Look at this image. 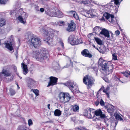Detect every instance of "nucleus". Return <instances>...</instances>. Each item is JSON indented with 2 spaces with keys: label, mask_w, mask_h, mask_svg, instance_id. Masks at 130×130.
Instances as JSON below:
<instances>
[{
  "label": "nucleus",
  "mask_w": 130,
  "mask_h": 130,
  "mask_svg": "<svg viewBox=\"0 0 130 130\" xmlns=\"http://www.w3.org/2000/svg\"><path fill=\"white\" fill-rule=\"evenodd\" d=\"M99 99L100 105L102 106H104L105 104V103L102 98L100 97V98H99Z\"/></svg>",
  "instance_id": "nucleus-37"
},
{
  "label": "nucleus",
  "mask_w": 130,
  "mask_h": 130,
  "mask_svg": "<svg viewBox=\"0 0 130 130\" xmlns=\"http://www.w3.org/2000/svg\"><path fill=\"white\" fill-rule=\"evenodd\" d=\"M73 14V16L76 20H77L79 19L78 15L76 11H72Z\"/></svg>",
  "instance_id": "nucleus-31"
},
{
  "label": "nucleus",
  "mask_w": 130,
  "mask_h": 130,
  "mask_svg": "<svg viewBox=\"0 0 130 130\" xmlns=\"http://www.w3.org/2000/svg\"><path fill=\"white\" fill-rule=\"evenodd\" d=\"M82 130H89L88 129H86L84 127H82Z\"/></svg>",
  "instance_id": "nucleus-64"
},
{
  "label": "nucleus",
  "mask_w": 130,
  "mask_h": 130,
  "mask_svg": "<svg viewBox=\"0 0 130 130\" xmlns=\"http://www.w3.org/2000/svg\"><path fill=\"white\" fill-rule=\"evenodd\" d=\"M100 34L104 35L105 37L107 38H110V35L108 31L104 28H103L101 29Z\"/></svg>",
  "instance_id": "nucleus-16"
},
{
  "label": "nucleus",
  "mask_w": 130,
  "mask_h": 130,
  "mask_svg": "<svg viewBox=\"0 0 130 130\" xmlns=\"http://www.w3.org/2000/svg\"><path fill=\"white\" fill-rule=\"evenodd\" d=\"M6 24V21L5 20L1 18L0 19V27H2Z\"/></svg>",
  "instance_id": "nucleus-28"
},
{
  "label": "nucleus",
  "mask_w": 130,
  "mask_h": 130,
  "mask_svg": "<svg viewBox=\"0 0 130 130\" xmlns=\"http://www.w3.org/2000/svg\"><path fill=\"white\" fill-rule=\"evenodd\" d=\"M101 29V28L99 26H96L93 29V32L96 34H98L99 32Z\"/></svg>",
  "instance_id": "nucleus-21"
},
{
  "label": "nucleus",
  "mask_w": 130,
  "mask_h": 130,
  "mask_svg": "<svg viewBox=\"0 0 130 130\" xmlns=\"http://www.w3.org/2000/svg\"><path fill=\"white\" fill-rule=\"evenodd\" d=\"M89 2L90 3H93L95 4L99 5V4L98 3V2H95L94 1H93L92 0H90Z\"/></svg>",
  "instance_id": "nucleus-46"
},
{
  "label": "nucleus",
  "mask_w": 130,
  "mask_h": 130,
  "mask_svg": "<svg viewBox=\"0 0 130 130\" xmlns=\"http://www.w3.org/2000/svg\"><path fill=\"white\" fill-rule=\"evenodd\" d=\"M64 85L67 86L72 92H73V89L75 87L76 84L74 82L69 80L67 81L66 83H65Z\"/></svg>",
  "instance_id": "nucleus-9"
},
{
  "label": "nucleus",
  "mask_w": 130,
  "mask_h": 130,
  "mask_svg": "<svg viewBox=\"0 0 130 130\" xmlns=\"http://www.w3.org/2000/svg\"><path fill=\"white\" fill-rule=\"evenodd\" d=\"M86 14L88 15V17H92L93 16V14H92V12L91 10H88L86 12Z\"/></svg>",
  "instance_id": "nucleus-38"
},
{
  "label": "nucleus",
  "mask_w": 130,
  "mask_h": 130,
  "mask_svg": "<svg viewBox=\"0 0 130 130\" xmlns=\"http://www.w3.org/2000/svg\"><path fill=\"white\" fill-rule=\"evenodd\" d=\"M28 124L29 126H30L33 124V122L31 119H29L28 121Z\"/></svg>",
  "instance_id": "nucleus-43"
},
{
  "label": "nucleus",
  "mask_w": 130,
  "mask_h": 130,
  "mask_svg": "<svg viewBox=\"0 0 130 130\" xmlns=\"http://www.w3.org/2000/svg\"><path fill=\"white\" fill-rule=\"evenodd\" d=\"M18 14L19 15L18 17V19L22 23L25 24L26 23V19L28 16L27 14L24 12L22 9H20L18 11Z\"/></svg>",
  "instance_id": "nucleus-6"
},
{
  "label": "nucleus",
  "mask_w": 130,
  "mask_h": 130,
  "mask_svg": "<svg viewBox=\"0 0 130 130\" xmlns=\"http://www.w3.org/2000/svg\"><path fill=\"white\" fill-rule=\"evenodd\" d=\"M94 71H95V73L97 75L98 73V70L97 68H95L94 69Z\"/></svg>",
  "instance_id": "nucleus-58"
},
{
  "label": "nucleus",
  "mask_w": 130,
  "mask_h": 130,
  "mask_svg": "<svg viewBox=\"0 0 130 130\" xmlns=\"http://www.w3.org/2000/svg\"><path fill=\"white\" fill-rule=\"evenodd\" d=\"M35 9L37 11H39V7L38 6L35 5Z\"/></svg>",
  "instance_id": "nucleus-52"
},
{
  "label": "nucleus",
  "mask_w": 130,
  "mask_h": 130,
  "mask_svg": "<svg viewBox=\"0 0 130 130\" xmlns=\"http://www.w3.org/2000/svg\"><path fill=\"white\" fill-rule=\"evenodd\" d=\"M86 115L89 118H92L94 116V114L91 113H86Z\"/></svg>",
  "instance_id": "nucleus-30"
},
{
  "label": "nucleus",
  "mask_w": 130,
  "mask_h": 130,
  "mask_svg": "<svg viewBox=\"0 0 130 130\" xmlns=\"http://www.w3.org/2000/svg\"><path fill=\"white\" fill-rule=\"evenodd\" d=\"M109 119H106L104 120V122L106 124L107 126L109 125V123H107V121H108Z\"/></svg>",
  "instance_id": "nucleus-49"
},
{
  "label": "nucleus",
  "mask_w": 130,
  "mask_h": 130,
  "mask_svg": "<svg viewBox=\"0 0 130 130\" xmlns=\"http://www.w3.org/2000/svg\"><path fill=\"white\" fill-rule=\"evenodd\" d=\"M94 114L96 116H100L102 118H105L106 117L105 114L102 113V112L100 109H97L95 111Z\"/></svg>",
  "instance_id": "nucleus-15"
},
{
  "label": "nucleus",
  "mask_w": 130,
  "mask_h": 130,
  "mask_svg": "<svg viewBox=\"0 0 130 130\" xmlns=\"http://www.w3.org/2000/svg\"><path fill=\"white\" fill-rule=\"evenodd\" d=\"M27 82L28 87L30 88L33 87L35 83V81L29 77L27 78Z\"/></svg>",
  "instance_id": "nucleus-14"
},
{
  "label": "nucleus",
  "mask_w": 130,
  "mask_h": 130,
  "mask_svg": "<svg viewBox=\"0 0 130 130\" xmlns=\"http://www.w3.org/2000/svg\"><path fill=\"white\" fill-rule=\"evenodd\" d=\"M108 119V121H107V123H109V124H110V123L111 124V126L113 125L114 126L116 127L118 123V122L117 121L114 120L111 121V122H109V121H110L111 119Z\"/></svg>",
  "instance_id": "nucleus-22"
},
{
  "label": "nucleus",
  "mask_w": 130,
  "mask_h": 130,
  "mask_svg": "<svg viewBox=\"0 0 130 130\" xmlns=\"http://www.w3.org/2000/svg\"><path fill=\"white\" fill-rule=\"evenodd\" d=\"M0 32L1 34H4L5 32V30L4 29L0 30Z\"/></svg>",
  "instance_id": "nucleus-55"
},
{
  "label": "nucleus",
  "mask_w": 130,
  "mask_h": 130,
  "mask_svg": "<svg viewBox=\"0 0 130 130\" xmlns=\"http://www.w3.org/2000/svg\"><path fill=\"white\" fill-rule=\"evenodd\" d=\"M64 24V23L63 21H60L58 22V24L60 26L63 25Z\"/></svg>",
  "instance_id": "nucleus-51"
},
{
  "label": "nucleus",
  "mask_w": 130,
  "mask_h": 130,
  "mask_svg": "<svg viewBox=\"0 0 130 130\" xmlns=\"http://www.w3.org/2000/svg\"><path fill=\"white\" fill-rule=\"evenodd\" d=\"M10 14L12 16H18L19 15L18 11H17V10H11L10 11Z\"/></svg>",
  "instance_id": "nucleus-27"
},
{
  "label": "nucleus",
  "mask_w": 130,
  "mask_h": 130,
  "mask_svg": "<svg viewBox=\"0 0 130 130\" xmlns=\"http://www.w3.org/2000/svg\"><path fill=\"white\" fill-rule=\"evenodd\" d=\"M69 40L71 41L70 43L72 45H77L81 44L83 42L81 39H77L72 37H69Z\"/></svg>",
  "instance_id": "nucleus-8"
},
{
  "label": "nucleus",
  "mask_w": 130,
  "mask_h": 130,
  "mask_svg": "<svg viewBox=\"0 0 130 130\" xmlns=\"http://www.w3.org/2000/svg\"><path fill=\"white\" fill-rule=\"evenodd\" d=\"M45 49L41 50L40 53L38 51H34L33 56L38 60L42 61L43 60H47L48 59V55Z\"/></svg>",
  "instance_id": "nucleus-2"
},
{
  "label": "nucleus",
  "mask_w": 130,
  "mask_h": 130,
  "mask_svg": "<svg viewBox=\"0 0 130 130\" xmlns=\"http://www.w3.org/2000/svg\"><path fill=\"white\" fill-rule=\"evenodd\" d=\"M17 130H27L26 129H22V127H19Z\"/></svg>",
  "instance_id": "nucleus-60"
},
{
  "label": "nucleus",
  "mask_w": 130,
  "mask_h": 130,
  "mask_svg": "<svg viewBox=\"0 0 130 130\" xmlns=\"http://www.w3.org/2000/svg\"><path fill=\"white\" fill-rule=\"evenodd\" d=\"M76 2L79 3H83L84 5H87L88 1L87 0H76Z\"/></svg>",
  "instance_id": "nucleus-26"
},
{
  "label": "nucleus",
  "mask_w": 130,
  "mask_h": 130,
  "mask_svg": "<svg viewBox=\"0 0 130 130\" xmlns=\"http://www.w3.org/2000/svg\"><path fill=\"white\" fill-rule=\"evenodd\" d=\"M9 91L11 94V95H14L15 93V91L12 88H10V89L9 90Z\"/></svg>",
  "instance_id": "nucleus-40"
},
{
  "label": "nucleus",
  "mask_w": 130,
  "mask_h": 130,
  "mask_svg": "<svg viewBox=\"0 0 130 130\" xmlns=\"http://www.w3.org/2000/svg\"><path fill=\"white\" fill-rule=\"evenodd\" d=\"M110 14L107 12H105L103 14V16L105 17V18L108 20L109 19Z\"/></svg>",
  "instance_id": "nucleus-32"
},
{
  "label": "nucleus",
  "mask_w": 130,
  "mask_h": 130,
  "mask_svg": "<svg viewBox=\"0 0 130 130\" xmlns=\"http://www.w3.org/2000/svg\"><path fill=\"white\" fill-rule=\"evenodd\" d=\"M104 87H102L98 91L96 95L97 96V98H98V95H99V94L101 93V91L102 90L103 88H104Z\"/></svg>",
  "instance_id": "nucleus-42"
},
{
  "label": "nucleus",
  "mask_w": 130,
  "mask_h": 130,
  "mask_svg": "<svg viewBox=\"0 0 130 130\" xmlns=\"http://www.w3.org/2000/svg\"><path fill=\"white\" fill-rule=\"evenodd\" d=\"M114 116L116 119L120 120V121L123 120V119L122 118L118 113H115L114 114Z\"/></svg>",
  "instance_id": "nucleus-29"
},
{
  "label": "nucleus",
  "mask_w": 130,
  "mask_h": 130,
  "mask_svg": "<svg viewBox=\"0 0 130 130\" xmlns=\"http://www.w3.org/2000/svg\"><path fill=\"white\" fill-rule=\"evenodd\" d=\"M83 80L84 83L89 87L94 85L95 81V79L92 77L88 75L84 76Z\"/></svg>",
  "instance_id": "nucleus-5"
},
{
  "label": "nucleus",
  "mask_w": 130,
  "mask_h": 130,
  "mask_svg": "<svg viewBox=\"0 0 130 130\" xmlns=\"http://www.w3.org/2000/svg\"><path fill=\"white\" fill-rule=\"evenodd\" d=\"M31 91H32L37 96L39 95V91L37 89H32Z\"/></svg>",
  "instance_id": "nucleus-36"
},
{
  "label": "nucleus",
  "mask_w": 130,
  "mask_h": 130,
  "mask_svg": "<svg viewBox=\"0 0 130 130\" xmlns=\"http://www.w3.org/2000/svg\"><path fill=\"white\" fill-rule=\"evenodd\" d=\"M12 36H11L10 37V40L9 41V43H4V44L5 45V47L9 50L10 51H11L13 50V48L12 47V45L13 43V39L12 38Z\"/></svg>",
  "instance_id": "nucleus-10"
},
{
  "label": "nucleus",
  "mask_w": 130,
  "mask_h": 130,
  "mask_svg": "<svg viewBox=\"0 0 130 130\" xmlns=\"http://www.w3.org/2000/svg\"><path fill=\"white\" fill-rule=\"evenodd\" d=\"M2 74H3L5 77H9L11 76V73L10 71L5 69H3L2 72H1Z\"/></svg>",
  "instance_id": "nucleus-20"
},
{
  "label": "nucleus",
  "mask_w": 130,
  "mask_h": 130,
  "mask_svg": "<svg viewBox=\"0 0 130 130\" xmlns=\"http://www.w3.org/2000/svg\"><path fill=\"white\" fill-rule=\"evenodd\" d=\"M42 31L45 34L44 38V41H46L49 45H52L53 39L52 35L53 34V30L51 29L48 28L47 29H43Z\"/></svg>",
  "instance_id": "nucleus-3"
},
{
  "label": "nucleus",
  "mask_w": 130,
  "mask_h": 130,
  "mask_svg": "<svg viewBox=\"0 0 130 130\" xmlns=\"http://www.w3.org/2000/svg\"><path fill=\"white\" fill-rule=\"evenodd\" d=\"M72 109L74 112L77 111L79 109V106L76 105H75L73 107Z\"/></svg>",
  "instance_id": "nucleus-35"
},
{
  "label": "nucleus",
  "mask_w": 130,
  "mask_h": 130,
  "mask_svg": "<svg viewBox=\"0 0 130 130\" xmlns=\"http://www.w3.org/2000/svg\"><path fill=\"white\" fill-rule=\"evenodd\" d=\"M114 4L116 5L115 6L116 7L115 9H116L117 10L120 3V2H119V0H114Z\"/></svg>",
  "instance_id": "nucleus-25"
},
{
  "label": "nucleus",
  "mask_w": 130,
  "mask_h": 130,
  "mask_svg": "<svg viewBox=\"0 0 130 130\" xmlns=\"http://www.w3.org/2000/svg\"><path fill=\"white\" fill-rule=\"evenodd\" d=\"M28 38L31 39V45H33L35 48H36L41 44V41L39 38L33 37V34L31 33L28 32Z\"/></svg>",
  "instance_id": "nucleus-4"
},
{
  "label": "nucleus",
  "mask_w": 130,
  "mask_h": 130,
  "mask_svg": "<svg viewBox=\"0 0 130 130\" xmlns=\"http://www.w3.org/2000/svg\"><path fill=\"white\" fill-rule=\"evenodd\" d=\"M81 53L83 56L85 57L91 58L92 56V55L90 53L89 51L87 49H85L83 50Z\"/></svg>",
  "instance_id": "nucleus-13"
},
{
  "label": "nucleus",
  "mask_w": 130,
  "mask_h": 130,
  "mask_svg": "<svg viewBox=\"0 0 130 130\" xmlns=\"http://www.w3.org/2000/svg\"><path fill=\"white\" fill-rule=\"evenodd\" d=\"M61 111L59 109H56L55 110L54 112V115L55 116H59L61 115Z\"/></svg>",
  "instance_id": "nucleus-24"
},
{
  "label": "nucleus",
  "mask_w": 130,
  "mask_h": 130,
  "mask_svg": "<svg viewBox=\"0 0 130 130\" xmlns=\"http://www.w3.org/2000/svg\"><path fill=\"white\" fill-rule=\"evenodd\" d=\"M114 107L111 105H109L107 107V111L111 114H112L115 111V109L114 108Z\"/></svg>",
  "instance_id": "nucleus-19"
},
{
  "label": "nucleus",
  "mask_w": 130,
  "mask_h": 130,
  "mask_svg": "<svg viewBox=\"0 0 130 130\" xmlns=\"http://www.w3.org/2000/svg\"><path fill=\"white\" fill-rule=\"evenodd\" d=\"M114 79L115 80L117 81H119L121 82H122V81L120 80L119 78H118L116 77H115Z\"/></svg>",
  "instance_id": "nucleus-54"
},
{
  "label": "nucleus",
  "mask_w": 130,
  "mask_h": 130,
  "mask_svg": "<svg viewBox=\"0 0 130 130\" xmlns=\"http://www.w3.org/2000/svg\"><path fill=\"white\" fill-rule=\"evenodd\" d=\"M76 27L75 24L74 22L73 21H71V23L69 24L67 30L69 32L73 31L75 30Z\"/></svg>",
  "instance_id": "nucleus-12"
},
{
  "label": "nucleus",
  "mask_w": 130,
  "mask_h": 130,
  "mask_svg": "<svg viewBox=\"0 0 130 130\" xmlns=\"http://www.w3.org/2000/svg\"><path fill=\"white\" fill-rule=\"evenodd\" d=\"M110 19H114V16L112 14H110Z\"/></svg>",
  "instance_id": "nucleus-62"
},
{
  "label": "nucleus",
  "mask_w": 130,
  "mask_h": 130,
  "mask_svg": "<svg viewBox=\"0 0 130 130\" xmlns=\"http://www.w3.org/2000/svg\"><path fill=\"white\" fill-rule=\"evenodd\" d=\"M99 103L100 102L99 101V98L98 99H97V101H95V104L96 105V106H97L98 105Z\"/></svg>",
  "instance_id": "nucleus-48"
},
{
  "label": "nucleus",
  "mask_w": 130,
  "mask_h": 130,
  "mask_svg": "<svg viewBox=\"0 0 130 130\" xmlns=\"http://www.w3.org/2000/svg\"><path fill=\"white\" fill-rule=\"evenodd\" d=\"M115 34L116 36L119 35L120 34V32L118 30H116L115 31Z\"/></svg>",
  "instance_id": "nucleus-53"
},
{
  "label": "nucleus",
  "mask_w": 130,
  "mask_h": 130,
  "mask_svg": "<svg viewBox=\"0 0 130 130\" xmlns=\"http://www.w3.org/2000/svg\"><path fill=\"white\" fill-rule=\"evenodd\" d=\"M14 78V76H11L10 77V78H8V80L7 81V83H8L9 82H11L13 80Z\"/></svg>",
  "instance_id": "nucleus-45"
},
{
  "label": "nucleus",
  "mask_w": 130,
  "mask_h": 130,
  "mask_svg": "<svg viewBox=\"0 0 130 130\" xmlns=\"http://www.w3.org/2000/svg\"><path fill=\"white\" fill-rule=\"evenodd\" d=\"M62 48L63 49L64 48V43L62 41H60L59 42Z\"/></svg>",
  "instance_id": "nucleus-47"
},
{
  "label": "nucleus",
  "mask_w": 130,
  "mask_h": 130,
  "mask_svg": "<svg viewBox=\"0 0 130 130\" xmlns=\"http://www.w3.org/2000/svg\"><path fill=\"white\" fill-rule=\"evenodd\" d=\"M50 15L52 17H55L59 18H61L63 17L61 12L59 11L57 12H52Z\"/></svg>",
  "instance_id": "nucleus-17"
},
{
  "label": "nucleus",
  "mask_w": 130,
  "mask_h": 130,
  "mask_svg": "<svg viewBox=\"0 0 130 130\" xmlns=\"http://www.w3.org/2000/svg\"><path fill=\"white\" fill-rule=\"evenodd\" d=\"M7 0H0V4H5L6 3Z\"/></svg>",
  "instance_id": "nucleus-44"
},
{
  "label": "nucleus",
  "mask_w": 130,
  "mask_h": 130,
  "mask_svg": "<svg viewBox=\"0 0 130 130\" xmlns=\"http://www.w3.org/2000/svg\"><path fill=\"white\" fill-rule=\"evenodd\" d=\"M72 11H75L72 10V11H70L69 12V13L70 14H71L73 16V12H72Z\"/></svg>",
  "instance_id": "nucleus-61"
},
{
  "label": "nucleus",
  "mask_w": 130,
  "mask_h": 130,
  "mask_svg": "<svg viewBox=\"0 0 130 130\" xmlns=\"http://www.w3.org/2000/svg\"><path fill=\"white\" fill-rule=\"evenodd\" d=\"M82 127L81 126H79L78 127H76L75 128V130H82Z\"/></svg>",
  "instance_id": "nucleus-57"
},
{
  "label": "nucleus",
  "mask_w": 130,
  "mask_h": 130,
  "mask_svg": "<svg viewBox=\"0 0 130 130\" xmlns=\"http://www.w3.org/2000/svg\"><path fill=\"white\" fill-rule=\"evenodd\" d=\"M112 59L115 60H118L117 58V56L116 54H113L112 55Z\"/></svg>",
  "instance_id": "nucleus-41"
},
{
  "label": "nucleus",
  "mask_w": 130,
  "mask_h": 130,
  "mask_svg": "<svg viewBox=\"0 0 130 130\" xmlns=\"http://www.w3.org/2000/svg\"><path fill=\"white\" fill-rule=\"evenodd\" d=\"M95 110L94 109H92V108H90L87 111V112L90 113H94V111H95Z\"/></svg>",
  "instance_id": "nucleus-39"
},
{
  "label": "nucleus",
  "mask_w": 130,
  "mask_h": 130,
  "mask_svg": "<svg viewBox=\"0 0 130 130\" xmlns=\"http://www.w3.org/2000/svg\"><path fill=\"white\" fill-rule=\"evenodd\" d=\"M94 39L96 42L99 45H103V41L100 38L97 37H94Z\"/></svg>",
  "instance_id": "nucleus-23"
},
{
  "label": "nucleus",
  "mask_w": 130,
  "mask_h": 130,
  "mask_svg": "<svg viewBox=\"0 0 130 130\" xmlns=\"http://www.w3.org/2000/svg\"><path fill=\"white\" fill-rule=\"evenodd\" d=\"M114 19H110V20H108V21H109V22H111V23H114L115 22V20H114Z\"/></svg>",
  "instance_id": "nucleus-56"
},
{
  "label": "nucleus",
  "mask_w": 130,
  "mask_h": 130,
  "mask_svg": "<svg viewBox=\"0 0 130 130\" xmlns=\"http://www.w3.org/2000/svg\"><path fill=\"white\" fill-rule=\"evenodd\" d=\"M59 98L60 101L65 103L68 102L71 98L69 94L68 93H60L59 94Z\"/></svg>",
  "instance_id": "nucleus-7"
},
{
  "label": "nucleus",
  "mask_w": 130,
  "mask_h": 130,
  "mask_svg": "<svg viewBox=\"0 0 130 130\" xmlns=\"http://www.w3.org/2000/svg\"><path fill=\"white\" fill-rule=\"evenodd\" d=\"M104 16H103L102 17V18H101L100 20L101 21H105V18H104Z\"/></svg>",
  "instance_id": "nucleus-63"
},
{
  "label": "nucleus",
  "mask_w": 130,
  "mask_h": 130,
  "mask_svg": "<svg viewBox=\"0 0 130 130\" xmlns=\"http://www.w3.org/2000/svg\"><path fill=\"white\" fill-rule=\"evenodd\" d=\"M44 11V9L43 8H41L40 9V11L41 12H43Z\"/></svg>",
  "instance_id": "nucleus-59"
},
{
  "label": "nucleus",
  "mask_w": 130,
  "mask_h": 130,
  "mask_svg": "<svg viewBox=\"0 0 130 130\" xmlns=\"http://www.w3.org/2000/svg\"><path fill=\"white\" fill-rule=\"evenodd\" d=\"M103 92L106 93V94L107 95V96L108 98H109V93L108 92V88H106V89H104L103 88Z\"/></svg>",
  "instance_id": "nucleus-34"
},
{
  "label": "nucleus",
  "mask_w": 130,
  "mask_h": 130,
  "mask_svg": "<svg viewBox=\"0 0 130 130\" xmlns=\"http://www.w3.org/2000/svg\"><path fill=\"white\" fill-rule=\"evenodd\" d=\"M103 79L106 82L109 83V81L108 79L106 77H104L103 78Z\"/></svg>",
  "instance_id": "nucleus-50"
},
{
  "label": "nucleus",
  "mask_w": 130,
  "mask_h": 130,
  "mask_svg": "<svg viewBox=\"0 0 130 130\" xmlns=\"http://www.w3.org/2000/svg\"><path fill=\"white\" fill-rule=\"evenodd\" d=\"M98 64L102 67L100 69V71L105 75H108L113 71L112 64H111L110 62H108L102 58L99 59Z\"/></svg>",
  "instance_id": "nucleus-1"
},
{
  "label": "nucleus",
  "mask_w": 130,
  "mask_h": 130,
  "mask_svg": "<svg viewBox=\"0 0 130 130\" xmlns=\"http://www.w3.org/2000/svg\"><path fill=\"white\" fill-rule=\"evenodd\" d=\"M21 67L23 69V72L24 74L26 75L28 72V69H27V66L26 65L22 63L21 64Z\"/></svg>",
  "instance_id": "nucleus-18"
},
{
  "label": "nucleus",
  "mask_w": 130,
  "mask_h": 130,
  "mask_svg": "<svg viewBox=\"0 0 130 130\" xmlns=\"http://www.w3.org/2000/svg\"><path fill=\"white\" fill-rule=\"evenodd\" d=\"M50 78V80L48 83L47 87H48L57 84L58 80V78H57L53 76H51Z\"/></svg>",
  "instance_id": "nucleus-11"
},
{
  "label": "nucleus",
  "mask_w": 130,
  "mask_h": 130,
  "mask_svg": "<svg viewBox=\"0 0 130 130\" xmlns=\"http://www.w3.org/2000/svg\"><path fill=\"white\" fill-rule=\"evenodd\" d=\"M122 74L126 77H128L129 75H130V72L129 71H126L125 72H122Z\"/></svg>",
  "instance_id": "nucleus-33"
}]
</instances>
